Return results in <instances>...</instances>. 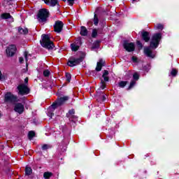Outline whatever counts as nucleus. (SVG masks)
<instances>
[{"instance_id": "1", "label": "nucleus", "mask_w": 179, "mask_h": 179, "mask_svg": "<svg viewBox=\"0 0 179 179\" xmlns=\"http://www.w3.org/2000/svg\"><path fill=\"white\" fill-rule=\"evenodd\" d=\"M40 43L42 47L47 48V50H52V48L55 47L52 41H51L50 36L48 35L43 34L42 40L40 41Z\"/></svg>"}, {"instance_id": "2", "label": "nucleus", "mask_w": 179, "mask_h": 179, "mask_svg": "<svg viewBox=\"0 0 179 179\" xmlns=\"http://www.w3.org/2000/svg\"><path fill=\"white\" fill-rule=\"evenodd\" d=\"M50 16V11L46 8H42L39 10L38 13V20L41 23H44L47 22V18Z\"/></svg>"}, {"instance_id": "3", "label": "nucleus", "mask_w": 179, "mask_h": 179, "mask_svg": "<svg viewBox=\"0 0 179 179\" xmlns=\"http://www.w3.org/2000/svg\"><path fill=\"white\" fill-rule=\"evenodd\" d=\"M160 40H162V34H154L150 43V48H157V47H159V43H160Z\"/></svg>"}, {"instance_id": "4", "label": "nucleus", "mask_w": 179, "mask_h": 179, "mask_svg": "<svg viewBox=\"0 0 179 179\" xmlns=\"http://www.w3.org/2000/svg\"><path fill=\"white\" fill-rule=\"evenodd\" d=\"M18 94L21 96H24V94H29L30 93V89L27 87V85L24 84H21L17 87Z\"/></svg>"}, {"instance_id": "5", "label": "nucleus", "mask_w": 179, "mask_h": 179, "mask_svg": "<svg viewBox=\"0 0 179 179\" xmlns=\"http://www.w3.org/2000/svg\"><path fill=\"white\" fill-rule=\"evenodd\" d=\"M69 97L68 96H63L59 99H58L50 107V108H52L53 110H55L57 107H59V106H62L65 103V101H67L69 100Z\"/></svg>"}, {"instance_id": "6", "label": "nucleus", "mask_w": 179, "mask_h": 179, "mask_svg": "<svg viewBox=\"0 0 179 179\" xmlns=\"http://www.w3.org/2000/svg\"><path fill=\"white\" fill-rule=\"evenodd\" d=\"M83 61V57H80V58L76 59L74 57H71L69 59V62L67 63V65H69V66H76V65H79V64H80V62H82Z\"/></svg>"}, {"instance_id": "7", "label": "nucleus", "mask_w": 179, "mask_h": 179, "mask_svg": "<svg viewBox=\"0 0 179 179\" xmlns=\"http://www.w3.org/2000/svg\"><path fill=\"white\" fill-rule=\"evenodd\" d=\"M123 47L126 51L128 52H132L135 51V43H129L128 41H124L123 44Z\"/></svg>"}, {"instance_id": "8", "label": "nucleus", "mask_w": 179, "mask_h": 179, "mask_svg": "<svg viewBox=\"0 0 179 179\" xmlns=\"http://www.w3.org/2000/svg\"><path fill=\"white\" fill-rule=\"evenodd\" d=\"M16 45H10L6 50V53L8 57H13L16 52Z\"/></svg>"}, {"instance_id": "9", "label": "nucleus", "mask_w": 179, "mask_h": 179, "mask_svg": "<svg viewBox=\"0 0 179 179\" xmlns=\"http://www.w3.org/2000/svg\"><path fill=\"white\" fill-rule=\"evenodd\" d=\"M5 101H7L8 103H13L15 101H17V96L13 95L10 92H8L5 94Z\"/></svg>"}, {"instance_id": "10", "label": "nucleus", "mask_w": 179, "mask_h": 179, "mask_svg": "<svg viewBox=\"0 0 179 179\" xmlns=\"http://www.w3.org/2000/svg\"><path fill=\"white\" fill-rule=\"evenodd\" d=\"M14 111L18 113V114H22L24 111V106L20 103H17L15 105Z\"/></svg>"}, {"instance_id": "11", "label": "nucleus", "mask_w": 179, "mask_h": 179, "mask_svg": "<svg viewBox=\"0 0 179 179\" xmlns=\"http://www.w3.org/2000/svg\"><path fill=\"white\" fill-rule=\"evenodd\" d=\"M54 27L56 33H61L62 31V28L64 27V23L62 21H57Z\"/></svg>"}, {"instance_id": "12", "label": "nucleus", "mask_w": 179, "mask_h": 179, "mask_svg": "<svg viewBox=\"0 0 179 179\" xmlns=\"http://www.w3.org/2000/svg\"><path fill=\"white\" fill-rule=\"evenodd\" d=\"M144 52L147 57H149L150 58H153L155 57V54H153V52H152V50H150V48H145L144 49Z\"/></svg>"}, {"instance_id": "13", "label": "nucleus", "mask_w": 179, "mask_h": 179, "mask_svg": "<svg viewBox=\"0 0 179 179\" xmlns=\"http://www.w3.org/2000/svg\"><path fill=\"white\" fill-rule=\"evenodd\" d=\"M44 1L46 5H49L50 6H55L58 4V0H43Z\"/></svg>"}, {"instance_id": "14", "label": "nucleus", "mask_w": 179, "mask_h": 179, "mask_svg": "<svg viewBox=\"0 0 179 179\" xmlns=\"http://www.w3.org/2000/svg\"><path fill=\"white\" fill-rule=\"evenodd\" d=\"M103 65H104V61L103 59H100L99 62L96 64V71L97 72H100L101 71V68H103Z\"/></svg>"}, {"instance_id": "15", "label": "nucleus", "mask_w": 179, "mask_h": 179, "mask_svg": "<svg viewBox=\"0 0 179 179\" xmlns=\"http://www.w3.org/2000/svg\"><path fill=\"white\" fill-rule=\"evenodd\" d=\"M142 37H143V40H144L145 43H148L149 40H150V37H149V32L148 31L143 32Z\"/></svg>"}, {"instance_id": "16", "label": "nucleus", "mask_w": 179, "mask_h": 179, "mask_svg": "<svg viewBox=\"0 0 179 179\" xmlns=\"http://www.w3.org/2000/svg\"><path fill=\"white\" fill-rule=\"evenodd\" d=\"M1 17L2 19H10V22H13V17H12V15L9 13H3Z\"/></svg>"}, {"instance_id": "17", "label": "nucleus", "mask_w": 179, "mask_h": 179, "mask_svg": "<svg viewBox=\"0 0 179 179\" xmlns=\"http://www.w3.org/2000/svg\"><path fill=\"white\" fill-rule=\"evenodd\" d=\"M87 29H86L85 27L82 26L80 28V34H81L82 36H87Z\"/></svg>"}, {"instance_id": "18", "label": "nucleus", "mask_w": 179, "mask_h": 179, "mask_svg": "<svg viewBox=\"0 0 179 179\" xmlns=\"http://www.w3.org/2000/svg\"><path fill=\"white\" fill-rule=\"evenodd\" d=\"M102 77L103 78L104 82H108V71L107 70H105Z\"/></svg>"}, {"instance_id": "19", "label": "nucleus", "mask_w": 179, "mask_h": 179, "mask_svg": "<svg viewBox=\"0 0 179 179\" xmlns=\"http://www.w3.org/2000/svg\"><path fill=\"white\" fill-rule=\"evenodd\" d=\"M18 31L20 33V34H27L29 33V30L27 28H18Z\"/></svg>"}, {"instance_id": "20", "label": "nucleus", "mask_w": 179, "mask_h": 179, "mask_svg": "<svg viewBox=\"0 0 179 179\" xmlns=\"http://www.w3.org/2000/svg\"><path fill=\"white\" fill-rule=\"evenodd\" d=\"M71 51H78V50H79V45H78L76 43H71Z\"/></svg>"}, {"instance_id": "21", "label": "nucleus", "mask_w": 179, "mask_h": 179, "mask_svg": "<svg viewBox=\"0 0 179 179\" xmlns=\"http://www.w3.org/2000/svg\"><path fill=\"white\" fill-rule=\"evenodd\" d=\"M34 136H36V133L34 131H31L29 132L28 137L30 141H31L33 138H34Z\"/></svg>"}, {"instance_id": "22", "label": "nucleus", "mask_w": 179, "mask_h": 179, "mask_svg": "<svg viewBox=\"0 0 179 179\" xmlns=\"http://www.w3.org/2000/svg\"><path fill=\"white\" fill-rule=\"evenodd\" d=\"M31 173H32L31 168H30L29 166H26V168H25L26 176H30V174H31Z\"/></svg>"}, {"instance_id": "23", "label": "nucleus", "mask_w": 179, "mask_h": 179, "mask_svg": "<svg viewBox=\"0 0 179 179\" xmlns=\"http://www.w3.org/2000/svg\"><path fill=\"white\" fill-rule=\"evenodd\" d=\"M52 176V173L51 172H45L43 173V177L45 179H50V178Z\"/></svg>"}, {"instance_id": "24", "label": "nucleus", "mask_w": 179, "mask_h": 179, "mask_svg": "<svg viewBox=\"0 0 179 179\" xmlns=\"http://www.w3.org/2000/svg\"><path fill=\"white\" fill-rule=\"evenodd\" d=\"M99 33V29H94L92 30V37L93 38H96V37H97V34Z\"/></svg>"}, {"instance_id": "25", "label": "nucleus", "mask_w": 179, "mask_h": 179, "mask_svg": "<svg viewBox=\"0 0 179 179\" xmlns=\"http://www.w3.org/2000/svg\"><path fill=\"white\" fill-rule=\"evenodd\" d=\"M47 149H51V145H50L48 144H44L42 146V150H47Z\"/></svg>"}, {"instance_id": "26", "label": "nucleus", "mask_w": 179, "mask_h": 179, "mask_svg": "<svg viewBox=\"0 0 179 179\" xmlns=\"http://www.w3.org/2000/svg\"><path fill=\"white\" fill-rule=\"evenodd\" d=\"M94 24L95 26H97V24H99V18H97L96 15H94Z\"/></svg>"}, {"instance_id": "27", "label": "nucleus", "mask_w": 179, "mask_h": 179, "mask_svg": "<svg viewBox=\"0 0 179 179\" xmlns=\"http://www.w3.org/2000/svg\"><path fill=\"white\" fill-rule=\"evenodd\" d=\"M133 78L134 80H139V74L138 73H134V75H133Z\"/></svg>"}, {"instance_id": "28", "label": "nucleus", "mask_w": 179, "mask_h": 179, "mask_svg": "<svg viewBox=\"0 0 179 179\" xmlns=\"http://www.w3.org/2000/svg\"><path fill=\"white\" fill-rule=\"evenodd\" d=\"M66 78L67 82H71V79H72V76H71V73H66Z\"/></svg>"}, {"instance_id": "29", "label": "nucleus", "mask_w": 179, "mask_h": 179, "mask_svg": "<svg viewBox=\"0 0 179 179\" xmlns=\"http://www.w3.org/2000/svg\"><path fill=\"white\" fill-rule=\"evenodd\" d=\"M127 81H121L120 83H119V86L120 87H125V86H127Z\"/></svg>"}, {"instance_id": "30", "label": "nucleus", "mask_w": 179, "mask_h": 179, "mask_svg": "<svg viewBox=\"0 0 179 179\" xmlns=\"http://www.w3.org/2000/svg\"><path fill=\"white\" fill-rule=\"evenodd\" d=\"M135 85H136V81H135V80H131L129 89H132V87H134Z\"/></svg>"}, {"instance_id": "31", "label": "nucleus", "mask_w": 179, "mask_h": 179, "mask_svg": "<svg viewBox=\"0 0 179 179\" xmlns=\"http://www.w3.org/2000/svg\"><path fill=\"white\" fill-rule=\"evenodd\" d=\"M101 85L100 89H101L102 90H104V89H106V83L103 80H101Z\"/></svg>"}, {"instance_id": "32", "label": "nucleus", "mask_w": 179, "mask_h": 179, "mask_svg": "<svg viewBox=\"0 0 179 179\" xmlns=\"http://www.w3.org/2000/svg\"><path fill=\"white\" fill-rule=\"evenodd\" d=\"M156 29H157L158 30H163L164 27L163 24H158L155 26Z\"/></svg>"}, {"instance_id": "33", "label": "nucleus", "mask_w": 179, "mask_h": 179, "mask_svg": "<svg viewBox=\"0 0 179 179\" xmlns=\"http://www.w3.org/2000/svg\"><path fill=\"white\" fill-rule=\"evenodd\" d=\"M75 114V110L71 109L69 111V116L68 117H72Z\"/></svg>"}, {"instance_id": "34", "label": "nucleus", "mask_w": 179, "mask_h": 179, "mask_svg": "<svg viewBox=\"0 0 179 179\" xmlns=\"http://www.w3.org/2000/svg\"><path fill=\"white\" fill-rule=\"evenodd\" d=\"M43 76L47 77V76H50V71L48 70H45L43 71Z\"/></svg>"}, {"instance_id": "35", "label": "nucleus", "mask_w": 179, "mask_h": 179, "mask_svg": "<svg viewBox=\"0 0 179 179\" xmlns=\"http://www.w3.org/2000/svg\"><path fill=\"white\" fill-rule=\"evenodd\" d=\"M171 75H172V76H176V75H177V70L176 69H172V71H171Z\"/></svg>"}, {"instance_id": "36", "label": "nucleus", "mask_w": 179, "mask_h": 179, "mask_svg": "<svg viewBox=\"0 0 179 179\" xmlns=\"http://www.w3.org/2000/svg\"><path fill=\"white\" fill-rule=\"evenodd\" d=\"M70 6H72L73 5V2H75V0H67Z\"/></svg>"}, {"instance_id": "37", "label": "nucleus", "mask_w": 179, "mask_h": 179, "mask_svg": "<svg viewBox=\"0 0 179 179\" xmlns=\"http://www.w3.org/2000/svg\"><path fill=\"white\" fill-rule=\"evenodd\" d=\"M131 60L133 61V62H138V58L134 56L131 57Z\"/></svg>"}, {"instance_id": "38", "label": "nucleus", "mask_w": 179, "mask_h": 179, "mask_svg": "<svg viewBox=\"0 0 179 179\" xmlns=\"http://www.w3.org/2000/svg\"><path fill=\"white\" fill-rule=\"evenodd\" d=\"M137 45H138V47H140L141 48H142V47H143L142 43H141L140 41H137Z\"/></svg>"}, {"instance_id": "39", "label": "nucleus", "mask_w": 179, "mask_h": 179, "mask_svg": "<svg viewBox=\"0 0 179 179\" xmlns=\"http://www.w3.org/2000/svg\"><path fill=\"white\" fill-rule=\"evenodd\" d=\"M24 55L25 61H26V62H27V61H28V59H27V52H25Z\"/></svg>"}, {"instance_id": "40", "label": "nucleus", "mask_w": 179, "mask_h": 179, "mask_svg": "<svg viewBox=\"0 0 179 179\" xmlns=\"http://www.w3.org/2000/svg\"><path fill=\"white\" fill-rule=\"evenodd\" d=\"M10 1H12V0H4L3 5H5V3H9V2H10Z\"/></svg>"}, {"instance_id": "41", "label": "nucleus", "mask_w": 179, "mask_h": 179, "mask_svg": "<svg viewBox=\"0 0 179 179\" xmlns=\"http://www.w3.org/2000/svg\"><path fill=\"white\" fill-rule=\"evenodd\" d=\"M19 61H20V64H22L23 62V61H24L23 57H20L19 58Z\"/></svg>"}, {"instance_id": "42", "label": "nucleus", "mask_w": 179, "mask_h": 179, "mask_svg": "<svg viewBox=\"0 0 179 179\" xmlns=\"http://www.w3.org/2000/svg\"><path fill=\"white\" fill-rule=\"evenodd\" d=\"M0 80H3V76H2V73L0 71Z\"/></svg>"}, {"instance_id": "43", "label": "nucleus", "mask_w": 179, "mask_h": 179, "mask_svg": "<svg viewBox=\"0 0 179 179\" xmlns=\"http://www.w3.org/2000/svg\"><path fill=\"white\" fill-rule=\"evenodd\" d=\"M104 100H106V96L102 95V99H101V101H104Z\"/></svg>"}, {"instance_id": "44", "label": "nucleus", "mask_w": 179, "mask_h": 179, "mask_svg": "<svg viewBox=\"0 0 179 179\" xmlns=\"http://www.w3.org/2000/svg\"><path fill=\"white\" fill-rule=\"evenodd\" d=\"M24 82H25V83H28V82H29V78H26L24 79Z\"/></svg>"}, {"instance_id": "45", "label": "nucleus", "mask_w": 179, "mask_h": 179, "mask_svg": "<svg viewBox=\"0 0 179 179\" xmlns=\"http://www.w3.org/2000/svg\"><path fill=\"white\" fill-rule=\"evenodd\" d=\"M48 115H49V117H52V115H54V113H48Z\"/></svg>"}, {"instance_id": "46", "label": "nucleus", "mask_w": 179, "mask_h": 179, "mask_svg": "<svg viewBox=\"0 0 179 179\" xmlns=\"http://www.w3.org/2000/svg\"><path fill=\"white\" fill-rule=\"evenodd\" d=\"M64 2H65V1H66V0H62Z\"/></svg>"}, {"instance_id": "47", "label": "nucleus", "mask_w": 179, "mask_h": 179, "mask_svg": "<svg viewBox=\"0 0 179 179\" xmlns=\"http://www.w3.org/2000/svg\"><path fill=\"white\" fill-rule=\"evenodd\" d=\"M133 1H136V0H133Z\"/></svg>"}]
</instances>
